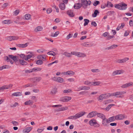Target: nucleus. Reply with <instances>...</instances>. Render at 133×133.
<instances>
[{"instance_id": "412c9836", "label": "nucleus", "mask_w": 133, "mask_h": 133, "mask_svg": "<svg viewBox=\"0 0 133 133\" xmlns=\"http://www.w3.org/2000/svg\"><path fill=\"white\" fill-rule=\"evenodd\" d=\"M42 69L41 68L39 67L35 68L32 69H31V72H32L34 71H40Z\"/></svg>"}, {"instance_id": "de8ad7c7", "label": "nucleus", "mask_w": 133, "mask_h": 133, "mask_svg": "<svg viewBox=\"0 0 133 133\" xmlns=\"http://www.w3.org/2000/svg\"><path fill=\"white\" fill-rule=\"evenodd\" d=\"M91 71L94 73H97L99 72V70L98 69H92L91 70Z\"/></svg>"}, {"instance_id": "6e6d98bb", "label": "nucleus", "mask_w": 133, "mask_h": 133, "mask_svg": "<svg viewBox=\"0 0 133 133\" xmlns=\"http://www.w3.org/2000/svg\"><path fill=\"white\" fill-rule=\"evenodd\" d=\"M99 1H96L93 4V5L94 6H96L97 5L99 4Z\"/></svg>"}, {"instance_id": "bb28decb", "label": "nucleus", "mask_w": 133, "mask_h": 133, "mask_svg": "<svg viewBox=\"0 0 133 133\" xmlns=\"http://www.w3.org/2000/svg\"><path fill=\"white\" fill-rule=\"evenodd\" d=\"M99 13V12L97 10H95L94 13L92 14V16L94 17H96L97 15V14Z\"/></svg>"}, {"instance_id": "c9c22d12", "label": "nucleus", "mask_w": 133, "mask_h": 133, "mask_svg": "<svg viewBox=\"0 0 133 133\" xmlns=\"http://www.w3.org/2000/svg\"><path fill=\"white\" fill-rule=\"evenodd\" d=\"M115 105L114 104H111L108 105L105 108V110L107 111H108L111 108V107L115 106Z\"/></svg>"}, {"instance_id": "a878e982", "label": "nucleus", "mask_w": 133, "mask_h": 133, "mask_svg": "<svg viewBox=\"0 0 133 133\" xmlns=\"http://www.w3.org/2000/svg\"><path fill=\"white\" fill-rule=\"evenodd\" d=\"M19 61L20 64L22 65H26L28 64L27 62L23 60L19 59Z\"/></svg>"}, {"instance_id": "0eeeda50", "label": "nucleus", "mask_w": 133, "mask_h": 133, "mask_svg": "<svg viewBox=\"0 0 133 133\" xmlns=\"http://www.w3.org/2000/svg\"><path fill=\"white\" fill-rule=\"evenodd\" d=\"M97 112L96 111H92L89 113L87 115V117L90 118L96 116Z\"/></svg>"}, {"instance_id": "c03bdc74", "label": "nucleus", "mask_w": 133, "mask_h": 133, "mask_svg": "<svg viewBox=\"0 0 133 133\" xmlns=\"http://www.w3.org/2000/svg\"><path fill=\"white\" fill-rule=\"evenodd\" d=\"M12 123L13 125L15 126H17L18 125V123L16 121H13L11 122Z\"/></svg>"}, {"instance_id": "a19ab883", "label": "nucleus", "mask_w": 133, "mask_h": 133, "mask_svg": "<svg viewBox=\"0 0 133 133\" xmlns=\"http://www.w3.org/2000/svg\"><path fill=\"white\" fill-rule=\"evenodd\" d=\"M63 55L68 57H70L71 56V53H68L67 52H65L63 54Z\"/></svg>"}, {"instance_id": "2f4dec72", "label": "nucleus", "mask_w": 133, "mask_h": 133, "mask_svg": "<svg viewBox=\"0 0 133 133\" xmlns=\"http://www.w3.org/2000/svg\"><path fill=\"white\" fill-rule=\"evenodd\" d=\"M33 103V102L32 101L30 100L25 102L24 103V104L25 105H28L31 104H32Z\"/></svg>"}, {"instance_id": "37998d69", "label": "nucleus", "mask_w": 133, "mask_h": 133, "mask_svg": "<svg viewBox=\"0 0 133 133\" xmlns=\"http://www.w3.org/2000/svg\"><path fill=\"white\" fill-rule=\"evenodd\" d=\"M84 26H85L86 25H87L88 24V23L89 22V21L87 19H84Z\"/></svg>"}, {"instance_id": "603ef678", "label": "nucleus", "mask_w": 133, "mask_h": 133, "mask_svg": "<svg viewBox=\"0 0 133 133\" xmlns=\"http://www.w3.org/2000/svg\"><path fill=\"white\" fill-rule=\"evenodd\" d=\"M71 91V90L70 89H68V90H63V92L64 93H68Z\"/></svg>"}, {"instance_id": "e2e57ef3", "label": "nucleus", "mask_w": 133, "mask_h": 133, "mask_svg": "<svg viewBox=\"0 0 133 133\" xmlns=\"http://www.w3.org/2000/svg\"><path fill=\"white\" fill-rule=\"evenodd\" d=\"M72 34H69V35H68L66 37V38L67 39H69L71 37H72Z\"/></svg>"}, {"instance_id": "09e8293b", "label": "nucleus", "mask_w": 133, "mask_h": 133, "mask_svg": "<svg viewBox=\"0 0 133 133\" xmlns=\"http://www.w3.org/2000/svg\"><path fill=\"white\" fill-rule=\"evenodd\" d=\"M84 84L86 85H91V82H90L89 81L87 80L84 82Z\"/></svg>"}, {"instance_id": "9b49d317", "label": "nucleus", "mask_w": 133, "mask_h": 133, "mask_svg": "<svg viewBox=\"0 0 133 133\" xmlns=\"http://www.w3.org/2000/svg\"><path fill=\"white\" fill-rule=\"evenodd\" d=\"M129 59L128 57H125L122 59H119L117 60L116 62L118 63H122L125 62Z\"/></svg>"}, {"instance_id": "8fccbe9b", "label": "nucleus", "mask_w": 133, "mask_h": 133, "mask_svg": "<svg viewBox=\"0 0 133 133\" xmlns=\"http://www.w3.org/2000/svg\"><path fill=\"white\" fill-rule=\"evenodd\" d=\"M6 89L11 88L13 86L12 84H9V85H5Z\"/></svg>"}, {"instance_id": "c756f323", "label": "nucleus", "mask_w": 133, "mask_h": 133, "mask_svg": "<svg viewBox=\"0 0 133 133\" xmlns=\"http://www.w3.org/2000/svg\"><path fill=\"white\" fill-rule=\"evenodd\" d=\"M81 45L85 47H89L91 46V44L88 42H84L82 43Z\"/></svg>"}, {"instance_id": "7c9ffc66", "label": "nucleus", "mask_w": 133, "mask_h": 133, "mask_svg": "<svg viewBox=\"0 0 133 133\" xmlns=\"http://www.w3.org/2000/svg\"><path fill=\"white\" fill-rule=\"evenodd\" d=\"M57 88H55L52 89L51 91V93L52 94H56L57 92Z\"/></svg>"}, {"instance_id": "79ce46f5", "label": "nucleus", "mask_w": 133, "mask_h": 133, "mask_svg": "<svg viewBox=\"0 0 133 133\" xmlns=\"http://www.w3.org/2000/svg\"><path fill=\"white\" fill-rule=\"evenodd\" d=\"M71 99V98L70 97L67 96H65V102L69 101Z\"/></svg>"}, {"instance_id": "2eb2a0df", "label": "nucleus", "mask_w": 133, "mask_h": 133, "mask_svg": "<svg viewBox=\"0 0 133 133\" xmlns=\"http://www.w3.org/2000/svg\"><path fill=\"white\" fill-rule=\"evenodd\" d=\"M42 79V78L40 77H37L32 78L34 83H36L40 81Z\"/></svg>"}, {"instance_id": "39448f33", "label": "nucleus", "mask_w": 133, "mask_h": 133, "mask_svg": "<svg viewBox=\"0 0 133 133\" xmlns=\"http://www.w3.org/2000/svg\"><path fill=\"white\" fill-rule=\"evenodd\" d=\"M89 123L91 126H94L95 127L98 128L99 127L100 125L97 123L95 119H92L89 121Z\"/></svg>"}, {"instance_id": "4be33fe9", "label": "nucleus", "mask_w": 133, "mask_h": 133, "mask_svg": "<svg viewBox=\"0 0 133 133\" xmlns=\"http://www.w3.org/2000/svg\"><path fill=\"white\" fill-rule=\"evenodd\" d=\"M86 56L85 54L83 53L78 52L77 56L79 57H84Z\"/></svg>"}, {"instance_id": "774afa93", "label": "nucleus", "mask_w": 133, "mask_h": 133, "mask_svg": "<svg viewBox=\"0 0 133 133\" xmlns=\"http://www.w3.org/2000/svg\"><path fill=\"white\" fill-rule=\"evenodd\" d=\"M52 11V9L51 8H48L46 10V12L48 14L50 13Z\"/></svg>"}, {"instance_id": "72a5a7b5", "label": "nucleus", "mask_w": 133, "mask_h": 133, "mask_svg": "<svg viewBox=\"0 0 133 133\" xmlns=\"http://www.w3.org/2000/svg\"><path fill=\"white\" fill-rule=\"evenodd\" d=\"M81 87L82 90H88L90 89L89 87L86 86H82Z\"/></svg>"}, {"instance_id": "4c0bfd02", "label": "nucleus", "mask_w": 133, "mask_h": 133, "mask_svg": "<svg viewBox=\"0 0 133 133\" xmlns=\"http://www.w3.org/2000/svg\"><path fill=\"white\" fill-rule=\"evenodd\" d=\"M59 31H57L54 34L52 33L51 36L53 37H56L59 34Z\"/></svg>"}, {"instance_id": "1a4fd4ad", "label": "nucleus", "mask_w": 133, "mask_h": 133, "mask_svg": "<svg viewBox=\"0 0 133 133\" xmlns=\"http://www.w3.org/2000/svg\"><path fill=\"white\" fill-rule=\"evenodd\" d=\"M66 14L69 17H73L75 16L73 11L71 10L67 11L66 12Z\"/></svg>"}, {"instance_id": "864d4df0", "label": "nucleus", "mask_w": 133, "mask_h": 133, "mask_svg": "<svg viewBox=\"0 0 133 133\" xmlns=\"http://www.w3.org/2000/svg\"><path fill=\"white\" fill-rule=\"evenodd\" d=\"M112 101H113L110 99L107 100L104 102V103L106 104L107 103L111 102Z\"/></svg>"}, {"instance_id": "680f3d73", "label": "nucleus", "mask_w": 133, "mask_h": 133, "mask_svg": "<svg viewBox=\"0 0 133 133\" xmlns=\"http://www.w3.org/2000/svg\"><path fill=\"white\" fill-rule=\"evenodd\" d=\"M129 32L128 31H126L124 34V36H128L129 34Z\"/></svg>"}, {"instance_id": "9d476101", "label": "nucleus", "mask_w": 133, "mask_h": 133, "mask_svg": "<svg viewBox=\"0 0 133 133\" xmlns=\"http://www.w3.org/2000/svg\"><path fill=\"white\" fill-rule=\"evenodd\" d=\"M108 121L106 118L102 119V123L103 125L104 126L107 127L109 125Z\"/></svg>"}, {"instance_id": "052dcab7", "label": "nucleus", "mask_w": 133, "mask_h": 133, "mask_svg": "<svg viewBox=\"0 0 133 133\" xmlns=\"http://www.w3.org/2000/svg\"><path fill=\"white\" fill-rule=\"evenodd\" d=\"M6 39L9 41H10L12 40V36L7 37H6Z\"/></svg>"}, {"instance_id": "0e129e2a", "label": "nucleus", "mask_w": 133, "mask_h": 133, "mask_svg": "<svg viewBox=\"0 0 133 133\" xmlns=\"http://www.w3.org/2000/svg\"><path fill=\"white\" fill-rule=\"evenodd\" d=\"M18 103L17 102H15L14 104L11 106V107L12 108H14L16 107L18 104Z\"/></svg>"}, {"instance_id": "a211bd4d", "label": "nucleus", "mask_w": 133, "mask_h": 133, "mask_svg": "<svg viewBox=\"0 0 133 133\" xmlns=\"http://www.w3.org/2000/svg\"><path fill=\"white\" fill-rule=\"evenodd\" d=\"M82 5L80 3H77L75 4L74 6V8L75 9H79L82 6Z\"/></svg>"}, {"instance_id": "bf43d9fd", "label": "nucleus", "mask_w": 133, "mask_h": 133, "mask_svg": "<svg viewBox=\"0 0 133 133\" xmlns=\"http://www.w3.org/2000/svg\"><path fill=\"white\" fill-rule=\"evenodd\" d=\"M4 59L7 62H9V61H10V59L9 57L7 56H5L4 57Z\"/></svg>"}, {"instance_id": "b1692460", "label": "nucleus", "mask_w": 133, "mask_h": 133, "mask_svg": "<svg viewBox=\"0 0 133 133\" xmlns=\"http://www.w3.org/2000/svg\"><path fill=\"white\" fill-rule=\"evenodd\" d=\"M22 95V93L19 92H14L12 95V96H20Z\"/></svg>"}, {"instance_id": "f8f14e48", "label": "nucleus", "mask_w": 133, "mask_h": 133, "mask_svg": "<svg viewBox=\"0 0 133 133\" xmlns=\"http://www.w3.org/2000/svg\"><path fill=\"white\" fill-rule=\"evenodd\" d=\"M28 53H30V54L27 55L26 56V58L25 59V61H28L29 59L31 58L32 57L34 56V53L32 52H29L28 53Z\"/></svg>"}, {"instance_id": "3c124183", "label": "nucleus", "mask_w": 133, "mask_h": 133, "mask_svg": "<svg viewBox=\"0 0 133 133\" xmlns=\"http://www.w3.org/2000/svg\"><path fill=\"white\" fill-rule=\"evenodd\" d=\"M23 59H25V60L26 58V56L23 54H21L19 55Z\"/></svg>"}, {"instance_id": "20e7f679", "label": "nucleus", "mask_w": 133, "mask_h": 133, "mask_svg": "<svg viewBox=\"0 0 133 133\" xmlns=\"http://www.w3.org/2000/svg\"><path fill=\"white\" fill-rule=\"evenodd\" d=\"M62 106V105H61L58 104L52 105V107L59 108L56 109L55 110L57 112L66 110L68 109V107H64L61 108H59L61 107Z\"/></svg>"}, {"instance_id": "cd10ccee", "label": "nucleus", "mask_w": 133, "mask_h": 133, "mask_svg": "<svg viewBox=\"0 0 133 133\" xmlns=\"http://www.w3.org/2000/svg\"><path fill=\"white\" fill-rule=\"evenodd\" d=\"M43 28L41 26H38L35 29V31L37 32L41 31L43 30Z\"/></svg>"}, {"instance_id": "dca6fc26", "label": "nucleus", "mask_w": 133, "mask_h": 133, "mask_svg": "<svg viewBox=\"0 0 133 133\" xmlns=\"http://www.w3.org/2000/svg\"><path fill=\"white\" fill-rule=\"evenodd\" d=\"M132 85H133V83L131 82L127 83L126 84L123 85L121 86V87L122 88H127L130 86Z\"/></svg>"}, {"instance_id": "5fc2aeb1", "label": "nucleus", "mask_w": 133, "mask_h": 133, "mask_svg": "<svg viewBox=\"0 0 133 133\" xmlns=\"http://www.w3.org/2000/svg\"><path fill=\"white\" fill-rule=\"evenodd\" d=\"M12 40H17L18 39V37L17 36H12Z\"/></svg>"}, {"instance_id": "c85d7f7f", "label": "nucleus", "mask_w": 133, "mask_h": 133, "mask_svg": "<svg viewBox=\"0 0 133 133\" xmlns=\"http://www.w3.org/2000/svg\"><path fill=\"white\" fill-rule=\"evenodd\" d=\"M32 128L31 127H27L24 129L25 132L26 133L29 132L32 129Z\"/></svg>"}, {"instance_id": "6ab92c4d", "label": "nucleus", "mask_w": 133, "mask_h": 133, "mask_svg": "<svg viewBox=\"0 0 133 133\" xmlns=\"http://www.w3.org/2000/svg\"><path fill=\"white\" fill-rule=\"evenodd\" d=\"M97 117L102 119L106 118L105 116L103 114L100 113H97L96 114Z\"/></svg>"}, {"instance_id": "5701e85b", "label": "nucleus", "mask_w": 133, "mask_h": 133, "mask_svg": "<svg viewBox=\"0 0 133 133\" xmlns=\"http://www.w3.org/2000/svg\"><path fill=\"white\" fill-rule=\"evenodd\" d=\"M107 120L109 123L112 122L114 121L115 120H116L115 119V117L112 116L108 118Z\"/></svg>"}, {"instance_id": "f704fd0d", "label": "nucleus", "mask_w": 133, "mask_h": 133, "mask_svg": "<svg viewBox=\"0 0 133 133\" xmlns=\"http://www.w3.org/2000/svg\"><path fill=\"white\" fill-rule=\"evenodd\" d=\"M34 86V84L32 83H29L27 84L24 86V88H27L28 87H32Z\"/></svg>"}, {"instance_id": "13d9d810", "label": "nucleus", "mask_w": 133, "mask_h": 133, "mask_svg": "<svg viewBox=\"0 0 133 133\" xmlns=\"http://www.w3.org/2000/svg\"><path fill=\"white\" fill-rule=\"evenodd\" d=\"M54 7L56 10V12H59V9L57 7L56 5H54V6H52Z\"/></svg>"}, {"instance_id": "6e6552de", "label": "nucleus", "mask_w": 133, "mask_h": 133, "mask_svg": "<svg viewBox=\"0 0 133 133\" xmlns=\"http://www.w3.org/2000/svg\"><path fill=\"white\" fill-rule=\"evenodd\" d=\"M79 1L81 3V4L82 6L84 9L87 8V0H79Z\"/></svg>"}, {"instance_id": "69168bd1", "label": "nucleus", "mask_w": 133, "mask_h": 133, "mask_svg": "<svg viewBox=\"0 0 133 133\" xmlns=\"http://www.w3.org/2000/svg\"><path fill=\"white\" fill-rule=\"evenodd\" d=\"M88 93V91H83L80 92L79 93V94H80L83 95L86 94H87Z\"/></svg>"}, {"instance_id": "4468645a", "label": "nucleus", "mask_w": 133, "mask_h": 133, "mask_svg": "<svg viewBox=\"0 0 133 133\" xmlns=\"http://www.w3.org/2000/svg\"><path fill=\"white\" fill-rule=\"evenodd\" d=\"M123 72V71L122 70H118L114 71L112 73V75L113 76H115L116 75L120 74Z\"/></svg>"}, {"instance_id": "393cba45", "label": "nucleus", "mask_w": 133, "mask_h": 133, "mask_svg": "<svg viewBox=\"0 0 133 133\" xmlns=\"http://www.w3.org/2000/svg\"><path fill=\"white\" fill-rule=\"evenodd\" d=\"M28 43H26L25 44H19L18 45V46L19 47L22 48H25L27 46Z\"/></svg>"}, {"instance_id": "e433bc0d", "label": "nucleus", "mask_w": 133, "mask_h": 133, "mask_svg": "<svg viewBox=\"0 0 133 133\" xmlns=\"http://www.w3.org/2000/svg\"><path fill=\"white\" fill-rule=\"evenodd\" d=\"M101 83L100 82H91V85L94 86L98 85L100 84Z\"/></svg>"}, {"instance_id": "49530a36", "label": "nucleus", "mask_w": 133, "mask_h": 133, "mask_svg": "<svg viewBox=\"0 0 133 133\" xmlns=\"http://www.w3.org/2000/svg\"><path fill=\"white\" fill-rule=\"evenodd\" d=\"M43 63V62L41 60H39L37 61L36 62V64L38 65H41Z\"/></svg>"}, {"instance_id": "7ed1b4c3", "label": "nucleus", "mask_w": 133, "mask_h": 133, "mask_svg": "<svg viewBox=\"0 0 133 133\" xmlns=\"http://www.w3.org/2000/svg\"><path fill=\"white\" fill-rule=\"evenodd\" d=\"M85 114V112H79L76 114L75 115L71 116L68 117V118L70 119H76L84 115Z\"/></svg>"}, {"instance_id": "58836bf2", "label": "nucleus", "mask_w": 133, "mask_h": 133, "mask_svg": "<svg viewBox=\"0 0 133 133\" xmlns=\"http://www.w3.org/2000/svg\"><path fill=\"white\" fill-rule=\"evenodd\" d=\"M107 7H113V5L109 1H108L107 4Z\"/></svg>"}, {"instance_id": "423d86ee", "label": "nucleus", "mask_w": 133, "mask_h": 133, "mask_svg": "<svg viewBox=\"0 0 133 133\" xmlns=\"http://www.w3.org/2000/svg\"><path fill=\"white\" fill-rule=\"evenodd\" d=\"M52 79L53 81L59 83H62L63 81V79L59 77H54L52 78Z\"/></svg>"}, {"instance_id": "ea45409f", "label": "nucleus", "mask_w": 133, "mask_h": 133, "mask_svg": "<svg viewBox=\"0 0 133 133\" xmlns=\"http://www.w3.org/2000/svg\"><path fill=\"white\" fill-rule=\"evenodd\" d=\"M2 23L3 24H9L11 23V21L10 20H5L2 22Z\"/></svg>"}, {"instance_id": "a18cd8bd", "label": "nucleus", "mask_w": 133, "mask_h": 133, "mask_svg": "<svg viewBox=\"0 0 133 133\" xmlns=\"http://www.w3.org/2000/svg\"><path fill=\"white\" fill-rule=\"evenodd\" d=\"M68 75H73L75 74V72L72 71H68Z\"/></svg>"}, {"instance_id": "ddd939ff", "label": "nucleus", "mask_w": 133, "mask_h": 133, "mask_svg": "<svg viewBox=\"0 0 133 133\" xmlns=\"http://www.w3.org/2000/svg\"><path fill=\"white\" fill-rule=\"evenodd\" d=\"M124 118V116L122 114H119L115 116V119L116 120H122Z\"/></svg>"}, {"instance_id": "4d7b16f0", "label": "nucleus", "mask_w": 133, "mask_h": 133, "mask_svg": "<svg viewBox=\"0 0 133 133\" xmlns=\"http://www.w3.org/2000/svg\"><path fill=\"white\" fill-rule=\"evenodd\" d=\"M78 53V52L72 51L71 52V54L77 56Z\"/></svg>"}, {"instance_id": "f257e3e1", "label": "nucleus", "mask_w": 133, "mask_h": 133, "mask_svg": "<svg viewBox=\"0 0 133 133\" xmlns=\"http://www.w3.org/2000/svg\"><path fill=\"white\" fill-rule=\"evenodd\" d=\"M126 92L125 91H118L111 94L107 93L106 94H102L97 99L98 100H102L104 99L107 98L110 96H116L120 94L122 95L125 94Z\"/></svg>"}, {"instance_id": "f3484780", "label": "nucleus", "mask_w": 133, "mask_h": 133, "mask_svg": "<svg viewBox=\"0 0 133 133\" xmlns=\"http://www.w3.org/2000/svg\"><path fill=\"white\" fill-rule=\"evenodd\" d=\"M10 58L12 59L14 61L17 62L18 61V57L16 56H14L12 55H9Z\"/></svg>"}, {"instance_id": "338daca9", "label": "nucleus", "mask_w": 133, "mask_h": 133, "mask_svg": "<svg viewBox=\"0 0 133 133\" xmlns=\"http://www.w3.org/2000/svg\"><path fill=\"white\" fill-rule=\"evenodd\" d=\"M114 37V36H109L108 35L107 38V39H108V40H109L111 38H113Z\"/></svg>"}, {"instance_id": "f03ea898", "label": "nucleus", "mask_w": 133, "mask_h": 133, "mask_svg": "<svg viewBox=\"0 0 133 133\" xmlns=\"http://www.w3.org/2000/svg\"><path fill=\"white\" fill-rule=\"evenodd\" d=\"M127 6V4L124 3L122 2L118 4H115V7L116 8L120 10H124L126 9Z\"/></svg>"}, {"instance_id": "473e14b6", "label": "nucleus", "mask_w": 133, "mask_h": 133, "mask_svg": "<svg viewBox=\"0 0 133 133\" xmlns=\"http://www.w3.org/2000/svg\"><path fill=\"white\" fill-rule=\"evenodd\" d=\"M25 18L26 20H29L31 18V15L29 14H26L25 16Z\"/></svg>"}, {"instance_id": "aec40b11", "label": "nucleus", "mask_w": 133, "mask_h": 133, "mask_svg": "<svg viewBox=\"0 0 133 133\" xmlns=\"http://www.w3.org/2000/svg\"><path fill=\"white\" fill-rule=\"evenodd\" d=\"M59 7L61 10H64L65 8V4L63 3H61L59 4Z\"/></svg>"}]
</instances>
